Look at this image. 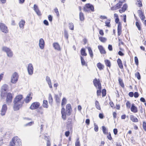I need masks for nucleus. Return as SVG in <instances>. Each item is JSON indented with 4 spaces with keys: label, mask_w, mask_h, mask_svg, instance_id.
<instances>
[{
    "label": "nucleus",
    "mask_w": 146,
    "mask_h": 146,
    "mask_svg": "<svg viewBox=\"0 0 146 146\" xmlns=\"http://www.w3.org/2000/svg\"><path fill=\"white\" fill-rule=\"evenodd\" d=\"M130 109L131 111L134 113H136L138 112V109L137 107H136L134 104H131Z\"/></svg>",
    "instance_id": "obj_15"
},
{
    "label": "nucleus",
    "mask_w": 146,
    "mask_h": 146,
    "mask_svg": "<svg viewBox=\"0 0 146 146\" xmlns=\"http://www.w3.org/2000/svg\"><path fill=\"white\" fill-rule=\"evenodd\" d=\"M72 111L71 106L70 104H68L66 106V111L64 107L62 108L61 110L62 117L64 120H65L66 118V116H69L71 115Z\"/></svg>",
    "instance_id": "obj_3"
},
{
    "label": "nucleus",
    "mask_w": 146,
    "mask_h": 146,
    "mask_svg": "<svg viewBox=\"0 0 146 146\" xmlns=\"http://www.w3.org/2000/svg\"><path fill=\"white\" fill-rule=\"evenodd\" d=\"M135 62V64L137 65H138L139 64L138 59L137 56H135L134 57Z\"/></svg>",
    "instance_id": "obj_54"
},
{
    "label": "nucleus",
    "mask_w": 146,
    "mask_h": 146,
    "mask_svg": "<svg viewBox=\"0 0 146 146\" xmlns=\"http://www.w3.org/2000/svg\"><path fill=\"white\" fill-rule=\"evenodd\" d=\"M87 49L90 57L92 58H93L94 54L91 48L90 47H87Z\"/></svg>",
    "instance_id": "obj_27"
},
{
    "label": "nucleus",
    "mask_w": 146,
    "mask_h": 146,
    "mask_svg": "<svg viewBox=\"0 0 146 146\" xmlns=\"http://www.w3.org/2000/svg\"><path fill=\"white\" fill-rule=\"evenodd\" d=\"M19 76L16 72H15L13 74L11 81L12 83H15L17 82Z\"/></svg>",
    "instance_id": "obj_12"
},
{
    "label": "nucleus",
    "mask_w": 146,
    "mask_h": 146,
    "mask_svg": "<svg viewBox=\"0 0 146 146\" xmlns=\"http://www.w3.org/2000/svg\"><path fill=\"white\" fill-rule=\"evenodd\" d=\"M98 47L101 54H106V52L105 49L102 45H99Z\"/></svg>",
    "instance_id": "obj_14"
},
{
    "label": "nucleus",
    "mask_w": 146,
    "mask_h": 146,
    "mask_svg": "<svg viewBox=\"0 0 146 146\" xmlns=\"http://www.w3.org/2000/svg\"><path fill=\"white\" fill-rule=\"evenodd\" d=\"M81 54L82 56H86L87 53L86 52V50L84 48H82L80 50Z\"/></svg>",
    "instance_id": "obj_29"
},
{
    "label": "nucleus",
    "mask_w": 146,
    "mask_h": 146,
    "mask_svg": "<svg viewBox=\"0 0 146 146\" xmlns=\"http://www.w3.org/2000/svg\"><path fill=\"white\" fill-rule=\"evenodd\" d=\"M40 104L39 102H35L33 103L31 105L30 108L32 110H34L38 109Z\"/></svg>",
    "instance_id": "obj_11"
},
{
    "label": "nucleus",
    "mask_w": 146,
    "mask_h": 146,
    "mask_svg": "<svg viewBox=\"0 0 146 146\" xmlns=\"http://www.w3.org/2000/svg\"><path fill=\"white\" fill-rule=\"evenodd\" d=\"M54 11L55 12L56 14V15L58 17L59 16V12L57 8L56 7L54 9Z\"/></svg>",
    "instance_id": "obj_52"
},
{
    "label": "nucleus",
    "mask_w": 146,
    "mask_h": 146,
    "mask_svg": "<svg viewBox=\"0 0 146 146\" xmlns=\"http://www.w3.org/2000/svg\"><path fill=\"white\" fill-rule=\"evenodd\" d=\"M33 94L31 92H29L25 98L24 99V102L26 103H29L33 98Z\"/></svg>",
    "instance_id": "obj_13"
},
{
    "label": "nucleus",
    "mask_w": 146,
    "mask_h": 146,
    "mask_svg": "<svg viewBox=\"0 0 146 146\" xmlns=\"http://www.w3.org/2000/svg\"><path fill=\"white\" fill-rule=\"evenodd\" d=\"M97 66L100 70H103L104 68V66L100 62L97 63Z\"/></svg>",
    "instance_id": "obj_23"
},
{
    "label": "nucleus",
    "mask_w": 146,
    "mask_h": 146,
    "mask_svg": "<svg viewBox=\"0 0 146 146\" xmlns=\"http://www.w3.org/2000/svg\"><path fill=\"white\" fill-rule=\"evenodd\" d=\"M134 97L135 98H137L139 96V94L137 92H135L134 94Z\"/></svg>",
    "instance_id": "obj_59"
},
{
    "label": "nucleus",
    "mask_w": 146,
    "mask_h": 146,
    "mask_svg": "<svg viewBox=\"0 0 146 146\" xmlns=\"http://www.w3.org/2000/svg\"><path fill=\"white\" fill-rule=\"evenodd\" d=\"M27 69L29 74L30 75H32L33 73V68L31 64H29Z\"/></svg>",
    "instance_id": "obj_17"
},
{
    "label": "nucleus",
    "mask_w": 146,
    "mask_h": 146,
    "mask_svg": "<svg viewBox=\"0 0 146 146\" xmlns=\"http://www.w3.org/2000/svg\"><path fill=\"white\" fill-rule=\"evenodd\" d=\"M7 109V107L6 104H4L2 106L1 109V114L2 115H4Z\"/></svg>",
    "instance_id": "obj_20"
},
{
    "label": "nucleus",
    "mask_w": 146,
    "mask_h": 146,
    "mask_svg": "<svg viewBox=\"0 0 146 146\" xmlns=\"http://www.w3.org/2000/svg\"><path fill=\"white\" fill-rule=\"evenodd\" d=\"M99 33L100 35L103 36L104 35L103 31L102 29H99Z\"/></svg>",
    "instance_id": "obj_55"
},
{
    "label": "nucleus",
    "mask_w": 146,
    "mask_h": 146,
    "mask_svg": "<svg viewBox=\"0 0 146 146\" xmlns=\"http://www.w3.org/2000/svg\"><path fill=\"white\" fill-rule=\"evenodd\" d=\"M48 102L50 104H52L53 102V98L51 95L49 94L48 98Z\"/></svg>",
    "instance_id": "obj_38"
},
{
    "label": "nucleus",
    "mask_w": 146,
    "mask_h": 146,
    "mask_svg": "<svg viewBox=\"0 0 146 146\" xmlns=\"http://www.w3.org/2000/svg\"><path fill=\"white\" fill-rule=\"evenodd\" d=\"M95 106L97 109L99 110H101V108L99 102L96 100L95 102Z\"/></svg>",
    "instance_id": "obj_30"
},
{
    "label": "nucleus",
    "mask_w": 146,
    "mask_h": 146,
    "mask_svg": "<svg viewBox=\"0 0 146 146\" xmlns=\"http://www.w3.org/2000/svg\"><path fill=\"white\" fill-rule=\"evenodd\" d=\"M9 51L6 53L7 55L9 57H11L13 55V52L11 49Z\"/></svg>",
    "instance_id": "obj_40"
},
{
    "label": "nucleus",
    "mask_w": 146,
    "mask_h": 146,
    "mask_svg": "<svg viewBox=\"0 0 146 146\" xmlns=\"http://www.w3.org/2000/svg\"><path fill=\"white\" fill-rule=\"evenodd\" d=\"M142 127L145 131H146V122L145 121L143 122Z\"/></svg>",
    "instance_id": "obj_51"
},
{
    "label": "nucleus",
    "mask_w": 146,
    "mask_h": 146,
    "mask_svg": "<svg viewBox=\"0 0 146 146\" xmlns=\"http://www.w3.org/2000/svg\"><path fill=\"white\" fill-rule=\"evenodd\" d=\"M94 130L96 132H97L98 130V126L96 124L94 125Z\"/></svg>",
    "instance_id": "obj_57"
},
{
    "label": "nucleus",
    "mask_w": 146,
    "mask_h": 146,
    "mask_svg": "<svg viewBox=\"0 0 146 146\" xmlns=\"http://www.w3.org/2000/svg\"><path fill=\"white\" fill-rule=\"evenodd\" d=\"M44 42L42 38H40L39 40V45L40 48L42 49L44 48Z\"/></svg>",
    "instance_id": "obj_22"
},
{
    "label": "nucleus",
    "mask_w": 146,
    "mask_h": 146,
    "mask_svg": "<svg viewBox=\"0 0 146 146\" xmlns=\"http://www.w3.org/2000/svg\"><path fill=\"white\" fill-rule=\"evenodd\" d=\"M67 126L71 125L72 124V119L71 118H69L67 120Z\"/></svg>",
    "instance_id": "obj_42"
},
{
    "label": "nucleus",
    "mask_w": 146,
    "mask_h": 146,
    "mask_svg": "<svg viewBox=\"0 0 146 146\" xmlns=\"http://www.w3.org/2000/svg\"><path fill=\"white\" fill-rule=\"evenodd\" d=\"M108 135L107 136V138L110 140H111L112 139L111 137V134L110 132H109V133H108Z\"/></svg>",
    "instance_id": "obj_53"
},
{
    "label": "nucleus",
    "mask_w": 146,
    "mask_h": 146,
    "mask_svg": "<svg viewBox=\"0 0 146 146\" xmlns=\"http://www.w3.org/2000/svg\"><path fill=\"white\" fill-rule=\"evenodd\" d=\"M70 134V132L69 131H66L65 133V135L66 137H68Z\"/></svg>",
    "instance_id": "obj_64"
},
{
    "label": "nucleus",
    "mask_w": 146,
    "mask_h": 146,
    "mask_svg": "<svg viewBox=\"0 0 146 146\" xmlns=\"http://www.w3.org/2000/svg\"><path fill=\"white\" fill-rule=\"evenodd\" d=\"M135 76L138 80H139L141 79V76L140 73L139 72H137L135 74Z\"/></svg>",
    "instance_id": "obj_46"
},
{
    "label": "nucleus",
    "mask_w": 146,
    "mask_h": 146,
    "mask_svg": "<svg viewBox=\"0 0 146 146\" xmlns=\"http://www.w3.org/2000/svg\"><path fill=\"white\" fill-rule=\"evenodd\" d=\"M100 18L102 20L107 19V17L105 16L101 15L100 16Z\"/></svg>",
    "instance_id": "obj_62"
},
{
    "label": "nucleus",
    "mask_w": 146,
    "mask_h": 146,
    "mask_svg": "<svg viewBox=\"0 0 146 146\" xmlns=\"http://www.w3.org/2000/svg\"><path fill=\"white\" fill-rule=\"evenodd\" d=\"M12 140L16 146H22V143L21 139L15 136L12 139Z\"/></svg>",
    "instance_id": "obj_10"
},
{
    "label": "nucleus",
    "mask_w": 146,
    "mask_h": 146,
    "mask_svg": "<svg viewBox=\"0 0 146 146\" xmlns=\"http://www.w3.org/2000/svg\"><path fill=\"white\" fill-rule=\"evenodd\" d=\"M126 106L127 108H129L131 106V104L129 101H127L126 103Z\"/></svg>",
    "instance_id": "obj_50"
},
{
    "label": "nucleus",
    "mask_w": 146,
    "mask_h": 146,
    "mask_svg": "<svg viewBox=\"0 0 146 146\" xmlns=\"http://www.w3.org/2000/svg\"><path fill=\"white\" fill-rule=\"evenodd\" d=\"M24 104V98L23 95L21 94L16 95L13 100V108L15 111L18 110Z\"/></svg>",
    "instance_id": "obj_1"
},
{
    "label": "nucleus",
    "mask_w": 146,
    "mask_h": 146,
    "mask_svg": "<svg viewBox=\"0 0 146 146\" xmlns=\"http://www.w3.org/2000/svg\"><path fill=\"white\" fill-rule=\"evenodd\" d=\"M111 19H107L105 22L106 26L108 28H110L111 27V24H110Z\"/></svg>",
    "instance_id": "obj_28"
},
{
    "label": "nucleus",
    "mask_w": 146,
    "mask_h": 146,
    "mask_svg": "<svg viewBox=\"0 0 146 146\" xmlns=\"http://www.w3.org/2000/svg\"><path fill=\"white\" fill-rule=\"evenodd\" d=\"M136 4L139 7H141L142 6V2L140 0L137 1V2L136 3Z\"/></svg>",
    "instance_id": "obj_49"
},
{
    "label": "nucleus",
    "mask_w": 146,
    "mask_h": 146,
    "mask_svg": "<svg viewBox=\"0 0 146 146\" xmlns=\"http://www.w3.org/2000/svg\"><path fill=\"white\" fill-rule=\"evenodd\" d=\"M15 144L12 140L10 142L9 146H15Z\"/></svg>",
    "instance_id": "obj_60"
},
{
    "label": "nucleus",
    "mask_w": 146,
    "mask_h": 146,
    "mask_svg": "<svg viewBox=\"0 0 146 146\" xmlns=\"http://www.w3.org/2000/svg\"><path fill=\"white\" fill-rule=\"evenodd\" d=\"M137 12L139 14V16L141 19L143 21H144L145 18V17L141 9L138 10L137 11Z\"/></svg>",
    "instance_id": "obj_16"
},
{
    "label": "nucleus",
    "mask_w": 146,
    "mask_h": 146,
    "mask_svg": "<svg viewBox=\"0 0 146 146\" xmlns=\"http://www.w3.org/2000/svg\"><path fill=\"white\" fill-rule=\"evenodd\" d=\"M115 2H118L114 6L111 8V9L113 11L117 10L120 8L123 3L126 2V0H114Z\"/></svg>",
    "instance_id": "obj_5"
},
{
    "label": "nucleus",
    "mask_w": 146,
    "mask_h": 146,
    "mask_svg": "<svg viewBox=\"0 0 146 146\" xmlns=\"http://www.w3.org/2000/svg\"><path fill=\"white\" fill-rule=\"evenodd\" d=\"M135 25L139 31H141V29L140 23L138 22V21H136L135 22Z\"/></svg>",
    "instance_id": "obj_39"
},
{
    "label": "nucleus",
    "mask_w": 146,
    "mask_h": 146,
    "mask_svg": "<svg viewBox=\"0 0 146 146\" xmlns=\"http://www.w3.org/2000/svg\"><path fill=\"white\" fill-rule=\"evenodd\" d=\"M83 10L85 12H93L94 11V7L92 4L87 3L85 5Z\"/></svg>",
    "instance_id": "obj_6"
},
{
    "label": "nucleus",
    "mask_w": 146,
    "mask_h": 146,
    "mask_svg": "<svg viewBox=\"0 0 146 146\" xmlns=\"http://www.w3.org/2000/svg\"><path fill=\"white\" fill-rule=\"evenodd\" d=\"M54 98L56 102L57 103H59L60 101V98L58 96V95H55Z\"/></svg>",
    "instance_id": "obj_44"
},
{
    "label": "nucleus",
    "mask_w": 146,
    "mask_h": 146,
    "mask_svg": "<svg viewBox=\"0 0 146 146\" xmlns=\"http://www.w3.org/2000/svg\"><path fill=\"white\" fill-rule=\"evenodd\" d=\"M118 38L119 42L118 45L119 46L121 45H125L124 43L122 41V40L120 39L119 37H118Z\"/></svg>",
    "instance_id": "obj_43"
},
{
    "label": "nucleus",
    "mask_w": 146,
    "mask_h": 146,
    "mask_svg": "<svg viewBox=\"0 0 146 146\" xmlns=\"http://www.w3.org/2000/svg\"><path fill=\"white\" fill-rule=\"evenodd\" d=\"M114 17L115 18V22L117 24V33L118 36L121 35L122 33V27L121 23L119 21L118 15L117 13L114 14Z\"/></svg>",
    "instance_id": "obj_4"
},
{
    "label": "nucleus",
    "mask_w": 146,
    "mask_h": 146,
    "mask_svg": "<svg viewBox=\"0 0 146 146\" xmlns=\"http://www.w3.org/2000/svg\"><path fill=\"white\" fill-rule=\"evenodd\" d=\"M69 28L71 30H73L74 29V25L72 23H69Z\"/></svg>",
    "instance_id": "obj_47"
},
{
    "label": "nucleus",
    "mask_w": 146,
    "mask_h": 146,
    "mask_svg": "<svg viewBox=\"0 0 146 146\" xmlns=\"http://www.w3.org/2000/svg\"><path fill=\"white\" fill-rule=\"evenodd\" d=\"M10 49L9 48L5 46H4L2 48V50L3 51L6 52V53L9 51V50Z\"/></svg>",
    "instance_id": "obj_37"
},
{
    "label": "nucleus",
    "mask_w": 146,
    "mask_h": 146,
    "mask_svg": "<svg viewBox=\"0 0 146 146\" xmlns=\"http://www.w3.org/2000/svg\"><path fill=\"white\" fill-rule=\"evenodd\" d=\"M102 130L104 134H106L108 133V130L104 126H103L102 127Z\"/></svg>",
    "instance_id": "obj_45"
},
{
    "label": "nucleus",
    "mask_w": 146,
    "mask_h": 146,
    "mask_svg": "<svg viewBox=\"0 0 146 146\" xmlns=\"http://www.w3.org/2000/svg\"><path fill=\"white\" fill-rule=\"evenodd\" d=\"M99 117L101 119H102L104 118V115L103 113H100L99 115Z\"/></svg>",
    "instance_id": "obj_63"
},
{
    "label": "nucleus",
    "mask_w": 146,
    "mask_h": 146,
    "mask_svg": "<svg viewBox=\"0 0 146 146\" xmlns=\"http://www.w3.org/2000/svg\"><path fill=\"white\" fill-rule=\"evenodd\" d=\"M75 146H80V141L78 138L77 139L75 143Z\"/></svg>",
    "instance_id": "obj_48"
},
{
    "label": "nucleus",
    "mask_w": 146,
    "mask_h": 146,
    "mask_svg": "<svg viewBox=\"0 0 146 146\" xmlns=\"http://www.w3.org/2000/svg\"><path fill=\"white\" fill-rule=\"evenodd\" d=\"M106 65L110 68L111 66V64L110 60L108 59H106L104 61Z\"/></svg>",
    "instance_id": "obj_26"
},
{
    "label": "nucleus",
    "mask_w": 146,
    "mask_h": 146,
    "mask_svg": "<svg viewBox=\"0 0 146 146\" xmlns=\"http://www.w3.org/2000/svg\"><path fill=\"white\" fill-rule=\"evenodd\" d=\"M8 88V86L7 84H4L2 86L1 90V96L2 98L4 97H5V94L6 93L5 92H6Z\"/></svg>",
    "instance_id": "obj_8"
},
{
    "label": "nucleus",
    "mask_w": 146,
    "mask_h": 146,
    "mask_svg": "<svg viewBox=\"0 0 146 146\" xmlns=\"http://www.w3.org/2000/svg\"><path fill=\"white\" fill-rule=\"evenodd\" d=\"M80 59L82 65V66H87V63L86 62V61L82 56H80Z\"/></svg>",
    "instance_id": "obj_34"
},
{
    "label": "nucleus",
    "mask_w": 146,
    "mask_h": 146,
    "mask_svg": "<svg viewBox=\"0 0 146 146\" xmlns=\"http://www.w3.org/2000/svg\"><path fill=\"white\" fill-rule=\"evenodd\" d=\"M34 9L38 15L40 16L41 15V13L39 11L37 6L35 4L34 5Z\"/></svg>",
    "instance_id": "obj_19"
},
{
    "label": "nucleus",
    "mask_w": 146,
    "mask_h": 146,
    "mask_svg": "<svg viewBox=\"0 0 146 146\" xmlns=\"http://www.w3.org/2000/svg\"><path fill=\"white\" fill-rule=\"evenodd\" d=\"M46 80L48 84H50V83L51 82L50 79V78L47 76L46 77Z\"/></svg>",
    "instance_id": "obj_58"
},
{
    "label": "nucleus",
    "mask_w": 146,
    "mask_h": 146,
    "mask_svg": "<svg viewBox=\"0 0 146 146\" xmlns=\"http://www.w3.org/2000/svg\"><path fill=\"white\" fill-rule=\"evenodd\" d=\"M48 18L49 21L51 22L52 21V17L50 15H49L48 16Z\"/></svg>",
    "instance_id": "obj_61"
},
{
    "label": "nucleus",
    "mask_w": 146,
    "mask_h": 146,
    "mask_svg": "<svg viewBox=\"0 0 146 146\" xmlns=\"http://www.w3.org/2000/svg\"><path fill=\"white\" fill-rule=\"evenodd\" d=\"M79 18L80 20L81 21H83L84 20V17L83 13L81 12L79 13Z\"/></svg>",
    "instance_id": "obj_36"
},
{
    "label": "nucleus",
    "mask_w": 146,
    "mask_h": 146,
    "mask_svg": "<svg viewBox=\"0 0 146 146\" xmlns=\"http://www.w3.org/2000/svg\"><path fill=\"white\" fill-rule=\"evenodd\" d=\"M68 33L66 31H64V36L66 38L68 39Z\"/></svg>",
    "instance_id": "obj_56"
},
{
    "label": "nucleus",
    "mask_w": 146,
    "mask_h": 146,
    "mask_svg": "<svg viewBox=\"0 0 146 146\" xmlns=\"http://www.w3.org/2000/svg\"><path fill=\"white\" fill-rule=\"evenodd\" d=\"M127 5L126 3L124 4L122 7L119 10V13H122L125 12V11L127 10Z\"/></svg>",
    "instance_id": "obj_18"
},
{
    "label": "nucleus",
    "mask_w": 146,
    "mask_h": 146,
    "mask_svg": "<svg viewBox=\"0 0 146 146\" xmlns=\"http://www.w3.org/2000/svg\"><path fill=\"white\" fill-rule=\"evenodd\" d=\"M99 39L101 42L103 43L105 42L107 40L106 38L102 36H99Z\"/></svg>",
    "instance_id": "obj_33"
},
{
    "label": "nucleus",
    "mask_w": 146,
    "mask_h": 146,
    "mask_svg": "<svg viewBox=\"0 0 146 146\" xmlns=\"http://www.w3.org/2000/svg\"><path fill=\"white\" fill-rule=\"evenodd\" d=\"M117 62L119 68L121 69H123V66L121 59L119 58H118L117 60Z\"/></svg>",
    "instance_id": "obj_24"
},
{
    "label": "nucleus",
    "mask_w": 146,
    "mask_h": 146,
    "mask_svg": "<svg viewBox=\"0 0 146 146\" xmlns=\"http://www.w3.org/2000/svg\"><path fill=\"white\" fill-rule=\"evenodd\" d=\"M42 106L44 108H48V102L47 100H44L43 102Z\"/></svg>",
    "instance_id": "obj_31"
},
{
    "label": "nucleus",
    "mask_w": 146,
    "mask_h": 146,
    "mask_svg": "<svg viewBox=\"0 0 146 146\" xmlns=\"http://www.w3.org/2000/svg\"><path fill=\"white\" fill-rule=\"evenodd\" d=\"M118 82L119 84L121 86V87L124 88L125 86L122 79L120 78H119L118 79Z\"/></svg>",
    "instance_id": "obj_32"
},
{
    "label": "nucleus",
    "mask_w": 146,
    "mask_h": 146,
    "mask_svg": "<svg viewBox=\"0 0 146 146\" xmlns=\"http://www.w3.org/2000/svg\"><path fill=\"white\" fill-rule=\"evenodd\" d=\"M0 29L2 32L5 33L7 34L9 32L7 27L3 23H0Z\"/></svg>",
    "instance_id": "obj_9"
},
{
    "label": "nucleus",
    "mask_w": 146,
    "mask_h": 146,
    "mask_svg": "<svg viewBox=\"0 0 146 146\" xmlns=\"http://www.w3.org/2000/svg\"><path fill=\"white\" fill-rule=\"evenodd\" d=\"M53 46L55 49L59 51L61 50V48L60 46L58 43H54L53 44Z\"/></svg>",
    "instance_id": "obj_21"
},
{
    "label": "nucleus",
    "mask_w": 146,
    "mask_h": 146,
    "mask_svg": "<svg viewBox=\"0 0 146 146\" xmlns=\"http://www.w3.org/2000/svg\"><path fill=\"white\" fill-rule=\"evenodd\" d=\"M93 83L94 86L97 89L96 92L97 96H100L102 93V96L104 97L106 96V89H104L102 91L101 81L99 78H95L93 80Z\"/></svg>",
    "instance_id": "obj_2"
},
{
    "label": "nucleus",
    "mask_w": 146,
    "mask_h": 146,
    "mask_svg": "<svg viewBox=\"0 0 146 146\" xmlns=\"http://www.w3.org/2000/svg\"><path fill=\"white\" fill-rule=\"evenodd\" d=\"M66 103V100L65 98H64L62 100L61 103V106L62 107H64V105H65Z\"/></svg>",
    "instance_id": "obj_41"
},
{
    "label": "nucleus",
    "mask_w": 146,
    "mask_h": 146,
    "mask_svg": "<svg viewBox=\"0 0 146 146\" xmlns=\"http://www.w3.org/2000/svg\"><path fill=\"white\" fill-rule=\"evenodd\" d=\"M5 101L8 104L11 103L13 98V94L11 92H7L5 94Z\"/></svg>",
    "instance_id": "obj_7"
},
{
    "label": "nucleus",
    "mask_w": 146,
    "mask_h": 146,
    "mask_svg": "<svg viewBox=\"0 0 146 146\" xmlns=\"http://www.w3.org/2000/svg\"><path fill=\"white\" fill-rule=\"evenodd\" d=\"M130 120L133 122H138V119L133 115H131L130 116Z\"/></svg>",
    "instance_id": "obj_25"
},
{
    "label": "nucleus",
    "mask_w": 146,
    "mask_h": 146,
    "mask_svg": "<svg viewBox=\"0 0 146 146\" xmlns=\"http://www.w3.org/2000/svg\"><path fill=\"white\" fill-rule=\"evenodd\" d=\"M25 24V22L23 20H21L19 23V27L21 28H23Z\"/></svg>",
    "instance_id": "obj_35"
}]
</instances>
